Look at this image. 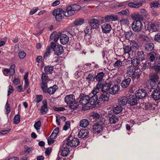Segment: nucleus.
<instances>
[{
	"instance_id": "nucleus-11",
	"label": "nucleus",
	"mask_w": 160,
	"mask_h": 160,
	"mask_svg": "<svg viewBox=\"0 0 160 160\" xmlns=\"http://www.w3.org/2000/svg\"><path fill=\"white\" fill-rule=\"evenodd\" d=\"M41 80L42 82L40 84L41 88L42 89L44 88L47 87V83L48 81L50 80V79L46 73H42L41 76Z\"/></svg>"
},
{
	"instance_id": "nucleus-8",
	"label": "nucleus",
	"mask_w": 160,
	"mask_h": 160,
	"mask_svg": "<svg viewBox=\"0 0 160 160\" xmlns=\"http://www.w3.org/2000/svg\"><path fill=\"white\" fill-rule=\"evenodd\" d=\"M94 89L92 91V93L93 95L90 97L89 96V104L91 105L92 108H94L95 107L96 104L99 105V102H98V97L97 93H94Z\"/></svg>"
},
{
	"instance_id": "nucleus-59",
	"label": "nucleus",
	"mask_w": 160,
	"mask_h": 160,
	"mask_svg": "<svg viewBox=\"0 0 160 160\" xmlns=\"http://www.w3.org/2000/svg\"><path fill=\"white\" fill-rule=\"evenodd\" d=\"M154 40L157 42H160V33H158L155 35Z\"/></svg>"
},
{
	"instance_id": "nucleus-25",
	"label": "nucleus",
	"mask_w": 160,
	"mask_h": 160,
	"mask_svg": "<svg viewBox=\"0 0 160 160\" xmlns=\"http://www.w3.org/2000/svg\"><path fill=\"white\" fill-rule=\"evenodd\" d=\"M59 38L60 42L62 44H66L69 41V37L66 34H62Z\"/></svg>"
},
{
	"instance_id": "nucleus-19",
	"label": "nucleus",
	"mask_w": 160,
	"mask_h": 160,
	"mask_svg": "<svg viewBox=\"0 0 160 160\" xmlns=\"http://www.w3.org/2000/svg\"><path fill=\"white\" fill-rule=\"evenodd\" d=\"M119 89V87L118 85H114L110 87L109 91V93L112 95H115L118 93Z\"/></svg>"
},
{
	"instance_id": "nucleus-27",
	"label": "nucleus",
	"mask_w": 160,
	"mask_h": 160,
	"mask_svg": "<svg viewBox=\"0 0 160 160\" xmlns=\"http://www.w3.org/2000/svg\"><path fill=\"white\" fill-rule=\"evenodd\" d=\"M88 133V130L87 129H83L80 130L78 136L79 138H83L87 137Z\"/></svg>"
},
{
	"instance_id": "nucleus-48",
	"label": "nucleus",
	"mask_w": 160,
	"mask_h": 160,
	"mask_svg": "<svg viewBox=\"0 0 160 160\" xmlns=\"http://www.w3.org/2000/svg\"><path fill=\"white\" fill-rule=\"evenodd\" d=\"M51 53L50 48H47V51L44 53L43 57L45 59H46L48 58Z\"/></svg>"
},
{
	"instance_id": "nucleus-5",
	"label": "nucleus",
	"mask_w": 160,
	"mask_h": 160,
	"mask_svg": "<svg viewBox=\"0 0 160 160\" xmlns=\"http://www.w3.org/2000/svg\"><path fill=\"white\" fill-rule=\"evenodd\" d=\"M64 11L61 8H58L54 9L52 12V14L55 16L57 21L60 22L63 19V15L64 16Z\"/></svg>"
},
{
	"instance_id": "nucleus-30",
	"label": "nucleus",
	"mask_w": 160,
	"mask_h": 160,
	"mask_svg": "<svg viewBox=\"0 0 160 160\" xmlns=\"http://www.w3.org/2000/svg\"><path fill=\"white\" fill-rule=\"evenodd\" d=\"M131 81L130 78H128L125 79L121 83L122 87L123 88H126L128 87Z\"/></svg>"
},
{
	"instance_id": "nucleus-12",
	"label": "nucleus",
	"mask_w": 160,
	"mask_h": 160,
	"mask_svg": "<svg viewBox=\"0 0 160 160\" xmlns=\"http://www.w3.org/2000/svg\"><path fill=\"white\" fill-rule=\"evenodd\" d=\"M80 105L85 106L89 104V96L83 95L80 96L78 98Z\"/></svg>"
},
{
	"instance_id": "nucleus-37",
	"label": "nucleus",
	"mask_w": 160,
	"mask_h": 160,
	"mask_svg": "<svg viewBox=\"0 0 160 160\" xmlns=\"http://www.w3.org/2000/svg\"><path fill=\"white\" fill-rule=\"evenodd\" d=\"M113 66L116 69H118L123 66L122 62L120 60H117L113 63Z\"/></svg>"
},
{
	"instance_id": "nucleus-41",
	"label": "nucleus",
	"mask_w": 160,
	"mask_h": 160,
	"mask_svg": "<svg viewBox=\"0 0 160 160\" xmlns=\"http://www.w3.org/2000/svg\"><path fill=\"white\" fill-rule=\"evenodd\" d=\"M135 70L134 68L131 67H128L127 68V73L129 77H131Z\"/></svg>"
},
{
	"instance_id": "nucleus-52",
	"label": "nucleus",
	"mask_w": 160,
	"mask_h": 160,
	"mask_svg": "<svg viewBox=\"0 0 160 160\" xmlns=\"http://www.w3.org/2000/svg\"><path fill=\"white\" fill-rule=\"evenodd\" d=\"M131 44L132 48L135 49H138V43L134 40H132Z\"/></svg>"
},
{
	"instance_id": "nucleus-53",
	"label": "nucleus",
	"mask_w": 160,
	"mask_h": 160,
	"mask_svg": "<svg viewBox=\"0 0 160 160\" xmlns=\"http://www.w3.org/2000/svg\"><path fill=\"white\" fill-rule=\"evenodd\" d=\"M151 7L152 8H156L159 7L160 6V4L158 2H153L151 3Z\"/></svg>"
},
{
	"instance_id": "nucleus-55",
	"label": "nucleus",
	"mask_w": 160,
	"mask_h": 160,
	"mask_svg": "<svg viewBox=\"0 0 160 160\" xmlns=\"http://www.w3.org/2000/svg\"><path fill=\"white\" fill-rule=\"evenodd\" d=\"M43 98V96L41 95H37L36 96V102L37 103H39L41 102Z\"/></svg>"
},
{
	"instance_id": "nucleus-10",
	"label": "nucleus",
	"mask_w": 160,
	"mask_h": 160,
	"mask_svg": "<svg viewBox=\"0 0 160 160\" xmlns=\"http://www.w3.org/2000/svg\"><path fill=\"white\" fill-rule=\"evenodd\" d=\"M58 88V87L57 85H54L48 88V87L46 88H44L42 90L43 92L48 93L50 95H52L54 93Z\"/></svg>"
},
{
	"instance_id": "nucleus-57",
	"label": "nucleus",
	"mask_w": 160,
	"mask_h": 160,
	"mask_svg": "<svg viewBox=\"0 0 160 160\" xmlns=\"http://www.w3.org/2000/svg\"><path fill=\"white\" fill-rule=\"evenodd\" d=\"M5 108L6 109V112L7 114L9 113L10 112V107L9 104L7 102L5 106Z\"/></svg>"
},
{
	"instance_id": "nucleus-2",
	"label": "nucleus",
	"mask_w": 160,
	"mask_h": 160,
	"mask_svg": "<svg viewBox=\"0 0 160 160\" xmlns=\"http://www.w3.org/2000/svg\"><path fill=\"white\" fill-rule=\"evenodd\" d=\"M111 82H103V83L99 82L97 84L96 87L94 88V93H97L99 91V89L101 88V90L103 92H109V91L111 87Z\"/></svg>"
},
{
	"instance_id": "nucleus-61",
	"label": "nucleus",
	"mask_w": 160,
	"mask_h": 160,
	"mask_svg": "<svg viewBox=\"0 0 160 160\" xmlns=\"http://www.w3.org/2000/svg\"><path fill=\"white\" fill-rule=\"evenodd\" d=\"M120 22H121V24L125 25L128 24L129 21L128 19L124 18L122 19L121 20Z\"/></svg>"
},
{
	"instance_id": "nucleus-46",
	"label": "nucleus",
	"mask_w": 160,
	"mask_h": 160,
	"mask_svg": "<svg viewBox=\"0 0 160 160\" xmlns=\"http://www.w3.org/2000/svg\"><path fill=\"white\" fill-rule=\"evenodd\" d=\"M140 72L135 70L134 72V73L132 75V76H131L132 78L134 79H138L140 77Z\"/></svg>"
},
{
	"instance_id": "nucleus-9",
	"label": "nucleus",
	"mask_w": 160,
	"mask_h": 160,
	"mask_svg": "<svg viewBox=\"0 0 160 160\" xmlns=\"http://www.w3.org/2000/svg\"><path fill=\"white\" fill-rule=\"evenodd\" d=\"M142 28V23L140 21H134L132 24V29L134 32H139Z\"/></svg>"
},
{
	"instance_id": "nucleus-51",
	"label": "nucleus",
	"mask_w": 160,
	"mask_h": 160,
	"mask_svg": "<svg viewBox=\"0 0 160 160\" xmlns=\"http://www.w3.org/2000/svg\"><path fill=\"white\" fill-rule=\"evenodd\" d=\"M149 59L151 62H153L155 59V57L153 52H150L149 54Z\"/></svg>"
},
{
	"instance_id": "nucleus-18",
	"label": "nucleus",
	"mask_w": 160,
	"mask_h": 160,
	"mask_svg": "<svg viewBox=\"0 0 160 160\" xmlns=\"http://www.w3.org/2000/svg\"><path fill=\"white\" fill-rule=\"evenodd\" d=\"M109 95L108 93L106 94H102L100 95L98 98V102L99 103L107 102L109 100Z\"/></svg>"
},
{
	"instance_id": "nucleus-47",
	"label": "nucleus",
	"mask_w": 160,
	"mask_h": 160,
	"mask_svg": "<svg viewBox=\"0 0 160 160\" xmlns=\"http://www.w3.org/2000/svg\"><path fill=\"white\" fill-rule=\"evenodd\" d=\"M20 116L19 114L16 115L14 118L13 122L15 124L18 123L20 121Z\"/></svg>"
},
{
	"instance_id": "nucleus-28",
	"label": "nucleus",
	"mask_w": 160,
	"mask_h": 160,
	"mask_svg": "<svg viewBox=\"0 0 160 160\" xmlns=\"http://www.w3.org/2000/svg\"><path fill=\"white\" fill-rule=\"evenodd\" d=\"M128 98L126 97H123L118 100V104L120 106H124L127 104Z\"/></svg>"
},
{
	"instance_id": "nucleus-22",
	"label": "nucleus",
	"mask_w": 160,
	"mask_h": 160,
	"mask_svg": "<svg viewBox=\"0 0 160 160\" xmlns=\"http://www.w3.org/2000/svg\"><path fill=\"white\" fill-rule=\"evenodd\" d=\"M102 32L103 33H108L112 29L111 25L108 24H105L102 26Z\"/></svg>"
},
{
	"instance_id": "nucleus-32",
	"label": "nucleus",
	"mask_w": 160,
	"mask_h": 160,
	"mask_svg": "<svg viewBox=\"0 0 160 160\" xmlns=\"http://www.w3.org/2000/svg\"><path fill=\"white\" fill-rule=\"evenodd\" d=\"M86 81L90 83L93 82L95 79V75L93 73H89L86 78Z\"/></svg>"
},
{
	"instance_id": "nucleus-1",
	"label": "nucleus",
	"mask_w": 160,
	"mask_h": 160,
	"mask_svg": "<svg viewBox=\"0 0 160 160\" xmlns=\"http://www.w3.org/2000/svg\"><path fill=\"white\" fill-rule=\"evenodd\" d=\"M159 79V77L157 74L152 73L149 76V79L146 82V86L149 89V91L151 92V89H154V87L156 86V82Z\"/></svg>"
},
{
	"instance_id": "nucleus-60",
	"label": "nucleus",
	"mask_w": 160,
	"mask_h": 160,
	"mask_svg": "<svg viewBox=\"0 0 160 160\" xmlns=\"http://www.w3.org/2000/svg\"><path fill=\"white\" fill-rule=\"evenodd\" d=\"M84 32L86 34H91V28L90 27H87L84 30Z\"/></svg>"
},
{
	"instance_id": "nucleus-58",
	"label": "nucleus",
	"mask_w": 160,
	"mask_h": 160,
	"mask_svg": "<svg viewBox=\"0 0 160 160\" xmlns=\"http://www.w3.org/2000/svg\"><path fill=\"white\" fill-rule=\"evenodd\" d=\"M2 72L3 74L7 76H8V74L10 72V70L8 68H4L2 70Z\"/></svg>"
},
{
	"instance_id": "nucleus-34",
	"label": "nucleus",
	"mask_w": 160,
	"mask_h": 160,
	"mask_svg": "<svg viewBox=\"0 0 160 160\" xmlns=\"http://www.w3.org/2000/svg\"><path fill=\"white\" fill-rule=\"evenodd\" d=\"M89 124V121L86 119H82L80 122V126L83 128L87 127Z\"/></svg>"
},
{
	"instance_id": "nucleus-16",
	"label": "nucleus",
	"mask_w": 160,
	"mask_h": 160,
	"mask_svg": "<svg viewBox=\"0 0 160 160\" xmlns=\"http://www.w3.org/2000/svg\"><path fill=\"white\" fill-rule=\"evenodd\" d=\"M124 54H127L129 57H132L133 51L132 49V47L129 45L124 46L123 47Z\"/></svg>"
},
{
	"instance_id": "nucleus-31",
	"label": "nucleus",
	"mask_w": 160,
	"mask_h": 160,
	"mask_svg": "<svg viewBox=\"0 0 160 160\" xmlns=\"http://www.w3.org/2000/svg\"><path fill=\"white\" fill-rule=\"evenodd\" d=\"M53 71V66L48 65L45 66L44 67V71L45 73H46V75H47V74H51Z\"/></svg>"
},
{
	"instance_id": "nucleus-7",
	"label": "nucleus",
	"mask_w": 160,
	"mask_h": 160,
	"mask_svg": "<svg viewBox=\"0 0 160 160\" xmlns=\"http://www.w3.org/2000/svg\"><path fill=\"white\" fill-rule=\"evenodd\" d=\"M51 48L54 53L58 55H61L63 52V47L60 45H56V43L52 42L51 43Z\"/></svg>"
},
{
	"instance_id": "nucleus-54",
	"label": "nucleus",
	"mask_w": 160,
	"mask_h": 160,
	"mask_svg": "<svg viewBox=\"0 0 160 160\" xmlns=\"http://www.w3.org/2000/svg\"><path fill=\"white\" fill-rule=\"evenodd\" d=\"M18 55L19 58L23 59L25 57L26 53L23 50H22L19 52Z\"/></svg>"
},
{
	"instance_id": "nucleus-33",
	"label": "nucleus",
	"mask_w": 160,
	"mask_h": 160,
	"mask_svg": "<svg viewBox=\"0 0 160 160\" xmlns=\"http://www.w3.org/2000/svg\"><path fill=\"white\" fill-rule=\"evenodd\" d=\"M137 57L138 60L141 61L143 60L146 57V54H144V52L142 51H138L137 53Z\"/></svg>"
},
{
	"instance_id": "nucleus-39",
	"label": "nucleus",
	"mask_w": 160,
	"mask_h": 160,
	"mask_svg": "<svg viewBox=\"0 0 160 160\" xmlns=\"http://www.w3.org/2000/svg\"><path fill=\"white\" fill-rule=\"evenodd\" d=\"M69 152V148L67 147H63L62 150L61 155L62 156L66 157L68 154Z\"/></svg>"
},
{
	"instance_id": "nucleus-4",
	"label": "nucleus",
	"mask_w": 160,
	"mask_h": 160,
	"mask_svg": "<svg viewBox=\"0 0 160 160\" xmlns=\"http://www.w3.org/2000/svg\"><path fill=\"white\" fill-rule=\"evenodd\" d=\"M99 119L100 121H98L92 126V130L94 133L98 134L102 131L104 120L102 118Z\"/></svg>"
},
{
	"instance_id": "nucleus-36",
	"label": "nucleus",
	"mask_w": 160,
	"mask_h": 160,
	"mask_svg": "<svg viewBox=\"0 0 160 160\" xmlns=\"http://www.w3.org/2000/svg\"><path fill=\"white\" fill-rule=\"evenodd\" d=\"M84 22V20L82 18H78L76 19L73 23L76 26H78L82 24Z\"/></svg>"
},
{
	"instance_id": "nucleus-43",
	"label": "nucleus",
	"mask_w": 160,
	"mask_h": 160,
	"mask_svg": "<svg viewBox=\"0 0 160 160\" xmlns=\"http://www.w3.org/2000/svg\"><path fill=\"white\" fill-rule=\"evenodd\" d=\"M122 109V108L121 106H117L113 109V112L114 113L118 114L121 112Z\"/></svg>"
},
{
	"instance_id": "nucleus-49",
	"label": "nucleus",
	"mask_w": 160,
	"mask_h": 160,
	"mask_svg": "<svg viewBox=\"0 0 160 160\" xmlns=\"http://www.w3.org/2000/svg\"><path fill=\"white\" fill-rule=\"evenodd\" d=\"M41 125V123L40 121L36 122L34 124V128L36 130L40 129Z\"/></svg>"
},
{
	"instance_id": "nucleus-23",
	"label": "nucleus",
	"mask_w": 160,
	"mask_h": 160,
	"mask_svg": "<svg viewBox=\"0 0 160 160\" xmlns=\"http://www.w3.org/2000/svg\"><path fill=\"white\" fill-rule=\"evenodd\" d=\"M109 122L111 124H114L118 121V117L114 115H110L108 116Z\"/></svg>"
},
{
	"instance_id": "nucleus-40",
	"label": "nucleus",
	"mask_w": 160,
	"mask_h": 160,
	"mask_svg": "<svg viewBox=\"0 0 160 160\" xmlns=\"http://www.w3.org/2000/svg\"><path fill=\"white\" fill-rule=\"evenodd\" d=\"M131 64L133 67L138 66L140 64V62L137 58H133L131 60Z\"/></svg>"
},
{
	"instance_id": "nucleus-15",
	"label": "nucleus",
	"mask_w": 160,
	"mask_h": 160,
	"mask_svg": "<svg viewBox=\"0 0 160 160\" xmlns=\"http://www.w3.org/2000/svg\"><path fill=\"white\" fill-rule=\"evenodd\" d=\"M147 94L146 91L144 89L138 90L135 93V96L138 99H143Z\"/></svg>"
},
{
	"instance_id": "nucleus-50",
	"label": "nucleus",
	"mask_w": 160,
	"mask_h": 160,
	"mask_svg": "<svg viewBox=\"0 0 160 160\" xmlns=\"http://www.w3.org/2000/svg\"><path fill=\"white\" fill-rule=\"evenodd\" d=\"M15 64L12 65L10 67V76H12L14 75L15 72Z\"/></svg>"
},
{
	"instance_id": "nucleus-63",
	"label": "nucleus",
	"mask_w": 160,
	"mask_h": 160,
	"mask_svg": "<svg viewBox=\"0 0 160 160\" xmlns=\"http://www.w3.org/2000/svg\"><path fill=\"white\" fill-rule=\"evenodd\" d=\"M52 148H48L46 149L45 153L46 155L48 156L51 153L52 151Z\"/></svg>"
},
{
	"instance_id": "nucleus-64",
	"label": "nucleus",
	"mask_w": 160,
	"mask_h": 160,
	"mask_svg": "<svg viewBox=\"0 0 160 160\" xmlns=\"http://www.w3.org/2000/svg\"><path fill=\"white\" fill-rule=\"evenodd\" d=\"M38 7L35 8V9H32L30 11V12H29V14L30 15L33 14H34L35 13L37 12V11L38 10Z\"/></svg>"
},
{
	"instance_id": "nucleus-38",
	"label": "nucleus",
	"mask_w": 160,
	"mask_h": 160,
	"mask_svg": "<svg viewBox=\"0 0 160 160\" xmlns=\"http://www.w3.org/2000/svg\"><path fill=\"white\" fill-rule=\"evenodd\" d=\"M128 5L131 8H138L142 5V3H135L133 2H130L128 3Z\"/></svg>"
},
{
	"instance_id": "nucleus-20",
	"label": "nucleus",
	"mask_w": 160,
	"mask_h": 160,
	"mask_svg": "<svg viewBox=\"0 0 160 160\" xmlns=\"http://www.w3.org/2000/svg\"><path fill=\"white\" fill-rule=\"evenodd\" d=\"M151 97L155 101L160 99V91L158 89L154 90L151 94Z\"/></svg>"
},
{
	"instance_id": "nucleus-45",
	"label": "nucleus",
	"mask_w": 160,
	"mask_h": 160,
	"mask_svg": "<svg viewBox=\"0 0 160 160\" xmlns=\"http://www.w3.org/2000/svg\"><path fill=\"white\" fill-rule=\"evenodd\" d=\"M124 35L126 39L129 40L131 38V37L133 35V33L132 31H130L128 32H125Z\"/></svg>"
},
{
	"instance_id": "nucleus-42",
	"label": "nucleus",
	"mask_w": 160,
	"mask_h": 160,
	"mask_svg": "<svg viewBox=\"0 0 160 160\" xmlns=\"http://www.w3.org/2000/svg\"><path fill=\"white\" fill-rule=\"evenodd\" d=\"M118 14L121 15L127 16L130 14L129 10L128 9L122 10L121 11L118 12Z\"/></svg>"
},
{
	"instance_id": "nucleus-35",
	"label": "nucleus",
	"mask_w": 160,
	"mask_h": 160,
	"mask_svg": "<svg viewBox=\"0 0 160 160\" xmlns=\"http://www.w3.org/2000/svg\"><path fill=\"white\" fill-rule=\"evenodd\" d=\"M104 75L105 73L103 72L98 73L96 76L95 75V79H96L97 81L99 82L100 81L102 80Z\"/></svg>"
},
{
	"instance_id": "nucleus-62",
	"label": "nucleus",
	"mask_w": 160,
	"mask_h": 160,
	"mask_svg": "<svg viewBox=\"0 0 160 160\" xmlns=\"http://www.w3.org/2000/svg\"><path fill=\"white\" fill-rule=\"evenodd\" d=\"M14 91V89L13 87L11 85L8 86V96H9L11 93H12Z\"/></svg>"
},
{
	"instance_id": "nucleus-17",
	"label": "nucleus",
	"mask_w": 160,
	"mask_h": 160,
	"mask_svg": "<svg viewBox=\"0 0 160 160\" xmlns=\"http://www.w3.org/2000/svg\"><path fill=\"white\" fill-rule=\"evenodd\" d=\"M128 98V103L130 106L136 105L138 104V98L135 96L130 95Z\"/></svg>"
},
{
	"instance_id": "nucleus-44",
	"label": "nucleus",
	"mask_w": 160,
	"mask_h": 160,
	"mask_svg": "<svg viewBox=\"0 0 160 160\" xmlns=\"http://www.w3.org/2000/svg\"><path fill=\"white\" fill-rule=\"evenodd\" d=\"M150 30L152 32H156L158 31V25L155 23H152L150 25Z\"/></svg>"
},
{
	"instance_id": "nucleus-3",
	"label": "nucleus",
	"mask_w": 160,
	"mask_h": 160,
	"mask_svg": "<svg viewBox=\"0 0 160 160\" xmlns=\"http://www.w3.org/2000/svg\"><path fill=\"white\" fill-rule=\"evenodd\" d=\"M81 8V6L77 4L68 6L66 9V11L64 12V16L69 17L72 16L75 13V11L80 9Z\"/></svg>"
},
{
	"instance_id": "nucleus-24",
	"label": "nucleus",
	"mask_w": 160,
	"mask_h": 160,
	"mask_svg": "<svg viewBox=\"0 0 160 160\" xmlns=\"http://www.w3.org/2000/svg\"><path fill=\"white\" fill-rule=\"evenodd\" d=\"M144 50L147 52L152 51L154 48V45L152 43H149L145 44L143 46Z\"/></svg>"
},
{
	"instance_id": "nucleus-26",
	"label": "nucleus",
	"mask_w": 160,
	"mask_h": 160,
	"mask_svg": "<svg viewBox=\"0 0 160 160\" xmlns=\"http://www.w3.org/2000/svg\"><path fill=\"white\" fill-rule=\"evenodd\" d=\"M118 19V17L117 15L111 14L107 15L105 17V20L107 22L111 21H115Z\"/></svg>"
},
{
	"instance_id": "nucleus-29",
	"label": "nucleus",
	"mask_w": 160,
	"mask_h": 160,
	"mask_svg": "<svg viewBox=\"0 0 160 160\" xmlns=\"http://www.w3.org/2000/svg\"><path fill=\"white\" fill-rule=\"evenodd\" d=\"M48 108L47 102L44 104L43 105L41 106L40 110V113L41 114H44L48 113Z\"/></svg>"
},
{
	"instance_id": "nucleus-14",
	"label": "nucleus",
	"mask_w": 160,
	"mask_h": 160,
	"mask_svg": "<svg viewBox=\"0 0 160 160\" xmlns=\"http://www.w3.org/2000/svg\"><path fill=\"white\" fill-rule=\"evenodd\" d=\"M100 22L97 19L92 18L90 19L88 23L92 29H96L98 28L100 25Z\"/></svg>"
},
{
	"instance_id": "nucleus-56",
	"label": "nucleus",
	"mask_w": 160,
	"mask_h": 160,
	"mask_svg": "<svg viewBox=\"0 0 160 160\" xmlns=\"http://www.w3.org/2000/svg\"><path fill=\"white\" fill-rule=\"evenodd\" d=\"M92 116L93 117L94 119L97 120V122L98 121H100L99 119L101 117H100L98 113H93L92 115Z\"/></svg>"
},
{
	"instance_id": "nucleus-21",
	"label": "nucleus",
	"mask_w": 160,
	"mask_h": 160,
	"mask_svg": "<svg viewBox=\"0 0 160 160\" xmlns=\"http://www.w3.org/2000/svg\"><path fill=\"white\" fill-rule=\"evenodd\" d=\"M132 18L135 21H140L141 22L143 19L142 16L138 12L133 13L131 15Z\"/></svg>"
},
{
	"instance_id": "nucleus-6",
	"label": "nucleus",
	"mask_w": 160,
	"mask_h": 160,
	"mask_svg": "<svg viewBox=\"0 0 160 160\" xmlns=\"http://www.w3.org/2000/svg\"><path fill=\"white\" fill-rule=\"evenodd\" d=\"M79 140L77 138L69 136L67 139V145L71 147H76L79 144Z\"/></svg>"
},
{
	"instance_id": "nucleus-13",
	"label": "nucleus",
	"mask_w": 160,
	"mask_h": 160,
	"mask_svg": "<svg viewBox=\"0 0 160 160\" xmlns=\"http://www.w3.org/2000/svg\"><path fill=\"white\" fill-rule=\"evenodd\" d=\"M64 101L68 105L73 104L75 101V96L73 94L66 95L64 98Z\"/></svg>"
}]
</instances>
